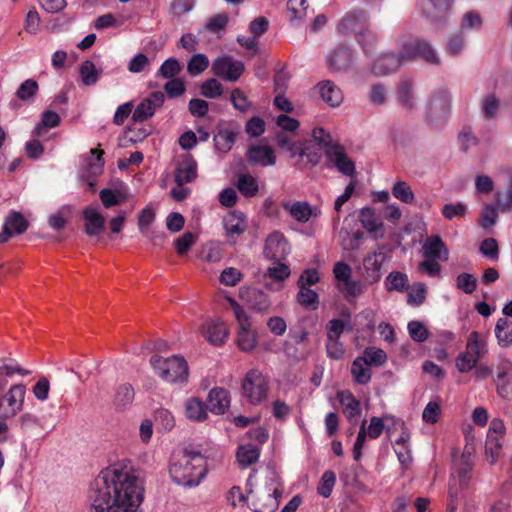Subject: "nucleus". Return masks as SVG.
I'll return each instance as SVG.
<instances>
[{"label":"nucleus","mask_w":512,"mask_h":512,"mask_svg":"<svg viewBox=\"0 0 512 512\" xmlns=\"http://www.w3.org/2000/svg\"><path fill=\"white\" fill-rule=\"evenodd\" d=\"M402 57L407 61L420 58L434 66L441 64V57L436 47L427 39L416 38L402 45Z\"/></svg>","instance_id":"9"},{"label":"nucleus","mask_w":512,"mask_h":512,"mask_svg":"<svg viewBox=\"0 0 512 512\" xmlns=\"http://www.w3.org/2000/svg\"><path fill=\"white\" fill-rule=\"evenodd\" d=\"M336 483V475L333 471L327 470L323 473L317 487V492L324 498H328Z\"/></svg>","instance_id":"61"},{"label":"nucleus","mask_w":512,"mask_h":512,"mask_svg":"<svg viewBox=\"0 0 512 512\" xmlns=\"http://www.w3.org/2000/svg\"><path fill=\"white\" fill-rule=\"evenodd\" d=\"M207 406L211 413L223 415L230 407V393L228 390L215 387L211 389L207 397Z\"/></svg>","instance_id":"21"},{"label":"nucleus","mask_w":512,"mask_h":512,"mask_svg":"<svg viewBox=\"0 0 512 512\" xmlns=\"http://www.w3.org/2000/svg\"><path fill=\"white\" fill-rule=\"evenodd\" d=\"M28 222L20 212L12 211L5 218L3 231L0 233V244L6 243L13 235L23 234Z\"/></svg>","instance_id":"20"},{"label":"nucleus","mask_w":512,"mask_h":512,"mask_svg":"<svg viewBox=\"0 0 512 512\" xmlns=\"http://www.w3.org/2000/svg\"><path fill=\"white\" fill-rule=\"evenodd\" d=\"M265 491L267 493L269 500L268 502H265L263 506L267 510L273 512L278 508L280 499L282 498L283 494L282 483L276 474L273 473L267 479L265 484Z\"/></svg>","instance_id":"27"},{"label":"nucleus","mask_w":512,"mask_h":512,"mask_svg":"<svg viewBox=\"0 0 512 512\" xmlns=\"http://www.w3.org/2000/svg\"><path fill=\"white\" fill-rule=\"evenodd\" d=\"M61 118L58 113L52 110H46L42 113L41 121L37 123L32 134L37 137L45 135L47 129L59 126Z\"/></svg>","instance_id":"38"},{"label":"nucleus","mask_w":512,"mask_h":512,"mask_svg":"<svg viewBox=\"0 0 512 512\" xmlns=\"http://www.w3.org/2000/svg\"><path fill=\"white\" fill-rule=\"evenodd\" d=\"M410 338L418 343H422L428 339L429 331L423 322L413 320L407 325Z\"/></svg>","instance_id":"60"},{"label":"nucleus","mask_w":512,"mask_h":512,"mask_svg":"<svg viewBox=\"0 0 512 512\" xmlns=\"http://www.w3.org/2000/svg\"><path fill=\"white\" fill-rule=\"evenodd\" d=\"M392 195L405 204H412L415 200L411 186L402 180L396 181L391 188Z\"/></svg>","instance_id":"47"},{"label":"nucleus","mask_w":512,"mask_h":512,"mask_svg":"<svg viewBox=\"0 0 512 512\" xmlns=\"http://www.w3.org/2000/svg\"><path fill=\"white\" fill-rule=\"evenodd\" d=\"M282 207L294 220L300 223L308 222L313 214L311 205L306 201H285L282 203Z\"/></svg>","instance_id":"31"},{"label":"nucleus","mask_w":512,"mask_h":512,"mask_svg":"<svg viewBox=\"0 0 512 512\" xmlns=\"http://www.w3.org/2000/svg\"><path fill=\"white\" fill-rule=\"evenodd\" d=\"M214 143L218 151L226 153L235 143V133L229 129H221L214 136Z\"/></svg>","instance_id":"49"},{"label":"nucleus","mask_w":512,"mask_h":512,"mask_svg":"<svg viewBox=\"0 0 512 512\" xmlns=\"http://www.w3.org/2000/svg\"><path fill=\"white\" fill-rule=\"evenodd\" d=\"M322 150L320 147L311 145V141H305L299 147L297 155L305 157L311 165H317L322 158Z\"/></svg>","instance_id":"52"},{"label":"nucleus","mask_w":512,"mask_h":512,"mask_svg":"<svg viewBox=\"0 0 512 512\" xmlns=\"http://www.w3.org/2000/svg\"><path fill=\"white\" fill-rule=\"evenodd\" d=\"M39 90V85L34 79H27L23 81L16 91V97L21 101H31L36 96Z\"/></svg>","instance_id":"55"},{"label":"nucleus","mask_w":512,"mask_h":512,"mask_svg":"<svg viewBox=\"0 0 512 512\" xmlns=\"http://www.w3.org/2000/svg\"><path fill=\"white\" fill-rule=\"evenodd\" d=\"M25 392L26 389L24 385L15 384L12 385L4 395L3 398L7 402L11 416H15L23 409Z\"/></svg>","instance_id":"32"},{"label":"nucleus","mask_w":512,"mask_h":512,"mask_svg":"<svg viewBox=\"0 0 512 512\" xmlns=\"http://www.w3.org/2000/svg\"><path fill=\"white\" fill-rule=\"evenodd\" d=\"M223 225L228 238L243 234L247 228L245 216L239 211L229 213L224 218Z\"/></svg>","instance_id":"33"},{"label":"nucleus","mask_w":512,"mask_h":512,"mask_svg":"<svg viewBox=\"0 0 512 512\" xmlns=\"http://www.w3.org/2000/svg\"><path fill=\"white\" fill-rule=\"evenodd\" d=\"M337 30L340 34H354L365 54H370L369 45L376 40V35L367 28V14L357 10L346 14L338 23Z\"/></svg>","instance_id":"4"},{"label":"nucleus","mask_w":512,"mask_h":512,"mask_svg":"<svg viewBox=\"0 0 512 512\" xmlns=\"http://www.w3.org/2000/svg\"><path fill=\"white\" fill-rule=\"evenodd\" d=\"M360 357L365 358L369 366L376 367L382 366L387 360L386 352L376 347H367Z\"/></svg>","instance_id":"58"},{"label":"nucleus","mask_w":512,"mask_h":512,"mask_svg":"<svg viewBox=\"0 0 512 512\" xmlns=\"http://www.w3.org/2000/svg\"><path fill=\"white\" fill-rule=\"evenodd\" d=\"M495 336L501 347H509L512 344V322L507 318H500L495 326Z\"/></svg>","instance_id":"41"},{"label":"nucleus","mask_w":512,"mask_h":512,"mask_svg":"<svg viewBox=\"0 0 512 512\" xmlns=\"http://www.w3.org/2000/svg\"><path fill=\"white\" fill-rule=\"evenodd\" d=\"M83 217L85 220V233L88 236H97L103 231L105 219L96 208L87 206L83 210Z\"/></svg>","instance_id":"28"},{"label":"nucleus","mask_w":512,"mask_h":512,"mask_svg":"<svg viewBox=\"0 0 512 512\" xmlns=\"http://www.w3.org/2000/svg\"><path fill=\"white\" fill-rule=\"evenodd\" d=\"M242 394L251 405L262 403L268 393V381L258 369H250L241 383Z\"/></svg>","instance_id":"8"},{"label":"nucleus","mask_w":512,"mask_h":512,"mask_svg":"<svg viewBox=\"0 0 512 512\" xmlns=\"http://www.w3.org/2000/svg\"><path fill=\"white\" fill-rule=\"evenodd\" d=\"M358 217L362 227L368 233L374 234L376 238L383 237V221L372 207L361 208Z\"/></svg>","instance_id":"24"},{"label":"nucleus","mask_w":512,"mask_h":512,"mask_svg":"<svg viewBox=\"0 0 512 512\" xmlns=\"http://www.w3.org/2000/svg\"><path fill=\"white\" fill-rule=\"evenodd\" d=\"M466 350L479 360L488 352L486 336L477 331H472L467 339Z\"/></svg>","instance_id":"35"},{"label":"nucleus","mask_w":512,"mask_h":512,"mask_svg":"<svg viewBox=\"0 0 512 512\" xmlns=\"http://www.w3.org/2000/svg\"><path fill=\"white\" fill-rule=\"evenodd\" d=\"M341 238V246L346 251H355L360 248L363 242V232H349L348 230L342 229L339 233Z\"/></svg>","instance_id":"43"},{"label":"nucleus","mask_w":512,"mask_h":512,"mask_svg":"<svg viewBox=\"0 0 512 512\" xmlns=\"http://www.w3.org/2000/svg\"><path fill=\"white\" fill-rule=\"evenodd\" d=\"M247 158L249 162L262 167L273 166L276 163L275 152L267 145L251 146L247 152Z\"/></svg>","instance_id":"25"},{"label":"nucleus","mask_w":512,"mask_h":512,"mask_svg":"<svg viewBox=\"0 0 512 512\" xmlns=\"http://www.w3.org/2000/svg\"><path fill=\"white\" fill-rule=\"evenodd\" d=\"M197 176V162L186 154L176 165L174 180L177 185H185L192 182Z\"/></svg>","instance_id":"22"},{"label":"nucleus","mask_w":512,"mask_h":512,"mask_svg":"<svg viewBox=\"0 0 512 512\" xmlns=\"http://www.w3.org/2000/svg\"><path fill=\"white\" fill-rule=\"evenodd\" d=\"M297 301L305 308L315 309L319 303V296L314 290L308 287H299Z\"/></svg>","instance_id":"59"},{"label":"nucleus","mask_w":512,"mask_h":512,"mask_svg":"<svg viewBox=\"0 0 512 512\" xmlns=\"http://www.w3.org/2000/svg\"><path fill=\"white\" fill-rule=\"evenodd\" d=\"M498 220V208L495 204H486L481 213L480 226L483 229H489L496 224Z\"/></svg>","instance_id":"62"},{"label":"nucleus","mask_w":512,"mask_h":512,"mask_svg":"<svg viewBox=\"0 0 512 512\" xmlns=\"http://www.w3.org/2000/svg\"><path fill=\"white\" fill-rule=\"evenodd\" d=\"M200 92L204 97L214 99L222 95L223 86L215 78H210L202 83Z\"/></svg>","instance_id":"63"},{"label":"nucleus","mask_w":512,"mask_h":512,"mask_svg":"<svg viewBox=\"0 0 512 512\" xmlns=\"http://www.w3.org/2000/svg\"><path fill=\"white\" fill-rule=\"evenodd\" d=\"M212 72L225 81H237L244 71V64L230 55H221L212 62Z\"/></svg>","instance_id":"10"},{"label":"nucleus","mask_w":512,"mask_h":512,"mask_svg":"<svg viewBox=\"0 0 512 512\" xmlns=\"http://www.w3.org/2000/svg\"><path fill=\"white\" fill-rule=\"evenodd\" d=\"M385 287L388 291L404 292L408 288L407 274L399 271H392L385 279Z\"/></svg>","instance_id":"45"},{"label":"nucleus","mask_w":512,"mask_h":512,"mask_svg":"<svg viewBox=\"0 0 512 512\" xmlns=\"http://www.w3.org/2000/svg\"><path fill=\"white\" fill-rule=\"evenodd\" d=\"M249 308L257 313H267L271 307L268 294L259 289H250L243 294Z\"/></svg>","instance_id":"30"},{"label":"nucleus","mask_w":512,"mask_h":512,"mask_svg":"<svg viewBox=\"0 0 512 512\" xmlns=\"http://www.w3.org/2000/svg\"><path fill=\"white\" fill-rule=\"evenodd\" d=\"M185 416L190 421L203 422L208 416V406L197 397L187 398L184 402Z\"/></svg>","instance_id":"29"},{"label":"nucleus","mask_w":512,"mask_h":512,"mask_svg":"<svg viewBox=\"0 0 512 512\" xmlns=\"http://www.w3.org/2000/svg\"><path fill=\"white\" fill-rule=\"evenodd\" d=\"M311 137L315 145L320 147V149H324L326 154L329 148L337 145L332 142L331 134L322 127L314 128Z\"/></svg>","instance_id":"57"},{"label":"nucleus","mask_w":512,"mask_h":512,"mask_svg":"<svg viewBox=\"0 0 512 512\" xmlns=\"http://www.w3.org/2000/svg\"><path fill=\"white\" fill-rule=\"evenodd\" d=\"M237 189L245 197H253L259 190L257 179L250 174L238 176Z\"/></svg>","instance_id":"46"},{"label":"nucleus","mask_w":512,"mask_h":512,"mask_svg":"<svg viewBox=\"0 0 512 512\" xmlns=\"http://www.w3.org/2000/svg\"><path fill=\"white\" fill-rule=\"evenodd\" d=\"M467 48V39L461 31L447 38L444 52L450 57H459Z\"/></svg>","instance_id":"37"},{"label":"nucleus","mask_w":512,"mask_h":512,"mask_svg":"<svg viewBox=\"0 0 512 512\" xmlns=\"http://www.w3.org/2000/svg\"><path fill=\"white\" fill-rule=\"evenodd\" d=\"M236 457L239 465L246 468L258 461L260 457V448L253 444L241 445L237 449Z\"/></svg>","instance_id":"40"},{"label":"nucleus","mask_w":512,"mask_h":512,"mask_svg":"<svg viewBox=\"0 0 512 512\" xmlns=\"http://www.w3.org/2000/svg\"><path fill=\"white\" fill-rule=\"evenodd\" d=\"M101 73L102 70L98 69L91 60L83 61L79 67L81 83L87 87L94 86L98 82Z\"/></svg>","instance_id":"36"},{"label":"nucleus","mask_w":512,"mask_h":512,"mask_svg":"<svg viewBox=\"0 0 512 512\" xmlns=\"http://www.w3.org/2000/svg\"><path fill=\"white\" fill-rule=\"evenodd\" d=\"M351 374L353 380L360 385H365L371 380L370 366L367 364L365 358L357 357L351 365Z\"/></svg>","instance_id":"39"},{"label":"nucleus","mask_w":512,"mask_h":512,"mask_svg":"<svg viewBox=\"0 0 512 512\" xmlns=\"http://www.w3.org/2000/svg\"><path fill=\"white\" fill-rule=\"evenodd\" d=\"M143 498L141 480L121 463L102 470L91 485L90 499L96 512H140Z\"/></svg>","instance_id":"1"},{"label":"nucleus","mask_w":512,"mask_h":512,"mask_svg":"<svg viewBox=\"0 0 512 512\" xmlns=\"http://www.w3.org/2000/svg\"><path fill=\"white\" fill-rule=\"evenodd\" d=\"M169 473L175 484L196 487L206 476V460L199 451L184 449L173 455Z\"/></svg>","instance_id":"2"},{"label":"nucleus","mask_w":512,"mask_h":512,"mask_svg":"<svg viewBox=\"0 0 512 512\" xmlns=\"http://www.w3.org/2000/svg\"><path fill=\"white\" fill-rule=\"evenodd\" d=\"M209 66V59L203 53L194 54L187 63V72L191 76H198Z\"/></svg>","instance_id":"53"},{"label":"nucleus","mask_w":512,"mask_h":512,"mask_svg":"<svg viewBox=\"0 0 512 512\" xmlns=\"http://www.w3.org/2000/svg\"><path fill=\"white\" fill-rule=\"evenodd\" d=\"M329 163L344 176L352 177L356 173L355 162L348 157L345 148L342 145H335L327 151L326 155Z\"/></svg>","instance_id":"14"},{"label":"nucleus","mask_w":512,"mask_h":512,"mask_svg":"<svg viewBox=\"0 0 512 512\" xmlns=\"http://www.w3.org/2000/svg\"><path fill=\"white\" fill-rule=\"evenodd\" d=\"M453 0H428L427 4H421L423 16L435 29H441L447 24L446 14Z\"/></svg>","instance_id":"11"},{"label":"nucleus","mask_w":512,"mask_h":512,"mask_svg":"<svg viewBox=\"0 0 512 512\" xmlns=\"http://www.w3.org/2000/svg\"><path fill=\"white\" fill-rule=\"evenodd\" d=\"M134 399V389L130 384H121L115 393V405L118 409H125Z\"/></svg>","instance_id":"50"},{"label":"nucleus","mask_w":512,"mask_h":512,"mask_svg":"<svg viewBox=\"0 0 512 512\" xmlns=\"http://www.w3.org/2000/svg\"><path fill=\"white\" fill-rule=\"evenodd\" d=\"M329 70L332 72H347L355 62V53L348 47H337L326 57Z\"/></svg>","instance_id":"16"},{"label":"nucleus","mask_w":512,"mask_h":512,"mask_svg":"<svg viewBox=\"0 0 512 512\" xmlns=\"http://www.w3.org/2000/svg\"><path fill=\"white\" fill-rule=\"evenodd\" d=\"M233 309L238 328H237V347L242 352H251L258 345V333L252 329L250 315L234 300H229Z\"/></svg>","instance_id":"7"},{"label":"nucleus","mask_w":512,"mask_h":512,"mask_svg":"<svg viewBox=\"0 0 512 512\" xmlns=\"http://www.w3.org/2000/svg\"><path fill=\"white\" fill-rule=\"evenodd\" d=\"M385 418L391 419L393 431L396 429L401 430L399 437L395 439V444L399 447L410 446L409 442L411 438V433L409 429L406 427L404 421L391 414H385Z\"/></svg>","instance_id":"51"},{"label":"nucleus","mask_w":512,"mask_h":512,"mask_svg":"<svg viewBox=\"0 0 512 512\" xmlns=\"http://www.w3.org/2000/svg\"><path fill=\"white\" fill-rule=\"evenodd\" d=\"M165 101V94L161 91L150 93L133 110L132 119L135 122H144L151 118L157 108L161 107Z\"/></svg>","instance_id":"13"},{"label":"nucleus","mask_w":512,"mask_h":512,"mask_svg":"<svg viewBox=\"0 0 512 512\" xmlns=\"http://www.w3.org/2000/svg\"><path fill=\"white\" fill-rule=\"evenodd\" d=\"M151 366L155 373L168 383H186L188 380V364L186 360L178 355L168 358L152 356Z\"/></svg>","instance_id":"5"},{"label":"nucleus","mask_w":512,"mask_h":512,"mask_svg":"<svg viewBox=\"0 0 512 512\" xmlns=\"http://www.w3.org/2000/svg\"><path fill=\"white\" fill-rule=\"evenodd\" d=\"M407 60L402 57V46L398 53H383L372 64V72L385 76L395 72Z\"/></svg>","instance_id":"17"},{"label":"nucleus","mask_w":512,"mask_h":512,"mask_svg":"<svg viewBox=\"0 0 512 512\" xmlns=\"http://www.w3.org/2000/svg\"><path fill=\"white\" fill-rule=\"evenodd\" d=\"M398 98L405 109L410 111L414 108L415 97L413 92V83L411 80L405 79L399 83Z\"/></svg>","instance_id":"42"},{"label":"nucleus","mask_w":512,"mask_h":512,"mask_svg":"<svg viewBox=\"0 0 512 512\" xmlns=\"http://www.w3.org/2000/svg\"><path fill=\"white\" fill-rule=\"evenodd\" d=\"M229 335V330L225 323L219 319L208 321L204 325V336L209 343L218 346L225 342Z\"/></svg>","instance_id":"26"},{"label":"nucleus","mask_w":512,"mask_h":512,"mask_svg":"<svg viewBox=\"0 0 512 512\" xmlns=\"http://www.w3.org/2000/svg\"><path fill=\"white\" fill-rule=\"evenodd\" d=\"M154 418L156 424L163 431H170L175 426V418L167 409H157L155 411Z\"/></svg>","instance_id":"64"},{"label":"nucleus","mask_w":512,"mask_h":512,"mask_svg":"<svg viewBox=\"0 0 512 512\" xmlns=\"http://www.w3.org/2000/svg\"><path fill=\"white\" fill-rule=\"evenodd\" d=\"M484 20L480 12L477 10H469L465 12L459 23V28L462 33L479 32L482 30Z\"/></svg>","instance_id":"34"},{"label":"nucleus","mask_w":512,"mask_h":512,"mask_svg":"<svg viewBox=\"0 0 512 512\" xmlns=\"http://www.w3.org/2000/svg\"><path fill=\"white\" fill-rule=\"evenodd\" d=\"M337 396L348 422L351 425H356L362 413L359 400L350 391H340Z\"/></svg>","instance_id":"23"},{"label":"nucleus","mask_w":512,"mask_h":512,"mask_svg":"<svg viewBox=\"0 0 512 512\" xmlns=\"http://www.w3.org/2000/svg\"><path fill=\"white\" fill-rule=\"evenodd\" d=\"M229 21V17L227 13H219L207 19L204 30L212 33L218 34L225 30Z\"/></svg>","instance_id":"56"},{"label":"nucleus","mask_w":512,"mask_h":512,"mask_svg":"<svg viewBox=\"0 0 512 512\" xmlns=\"http://www.w3.org/2000/svg\"><path fill=\"white\" fill-rule=\"evenodd\" d=\"M422 256L419 270L428 277H439L442 270L440 261L446 262L449 259V249L439 235H432L422 245Z\"/></svg>","instance_id":"3"},{"label":"nucleus","mask_w":512,"mask_h":512,"mask_svg":"<svg viewBox=\"0 0 512 512\" xmlns=\"http://www.w3.org/2000/svg\"><path fill=\"white\" fill-rule=\"evenodd\" d=\"M384 421H391V419H386L385 415L383 417L374 416L370 419L369 425L366 426V433L369 438H379L384 430H386L387 434L390 436L393 434V428L389 425H385Z\"/></svg>","instance_id":"44"},{"label":"nucleus","mask_w":512,"mask_h":512,"mask_svg":"<svg viewBox=\"0 0 512 512\" xmlns=\"http://www.w3.org/2000/svg\"><path fill=\"white\" fill-rule=\"evenodd\" d=\"M386 256L381 251H374L369 253L363 259V274L362 277L366 284L377 283L382 277V265Z\"/></svg>","instance_id":"15"},{"label":"nucleus","mask_w":512,"mask_h":512,"mask_svg":"<svg viewBox=\"0 0 512 512\" xmlns=\"http://www.w3.org/2000/svg\"><path fill=\"white\" fill-rule=\"evenodd\" d=\"M341 284L342 285L339 289L348 302L354 301L364 291V284L360 280H354L351 278Z\"/></svg>","instance_id":"48"},{"label":"nucleus","mask_w":512,"mask_h":512,"mask_svg":"<svg viewBox=\"0 0 512 512\" xmlns=\"http://www.w3.org/2000/svg\"><path fill=\"white\" fill-rule=\"evenodd\" d=\"M182 66L178 59L174 57L167 58L158 69L157 75L165 79L176 78L181 72Z\"/></svg>","instance_id":"54"},{"label":"nucleus","mask_w":512,"mask_h":512,"mask_svg":"<svg viewBox=\"0 0 512 512\" xmlns=\"http://www.w3.org/2000/svg\"><path fill=\"white\" fill-rule=\"evenodd\" d=\"M290 252V244L281 232L274 231L266 238L264 255L267 259L282 261L290 254Z\"/></svg>","instance_id":"12"},{"label":"nucleus","mask_w":512,"mask_h":512,"mask_svg":"<svg viewBox=\"0 0 512 512\" xmlns=\"http://www.w3.org/2000/svg\"><path fill=\"white\" fill-rule=\"evenodd\" d=\"M315 93L330 107H339L344 100L342 89L332 80H322L314 87Z\"/></svg>","instance_id":"18"},{"label":"nucleus","mask_w":512,"mask_h":512,"mask_svg":"<svg viewBox=\"0 0 512 512\" xmlns=\"http://www.w3.org/2000/svg\"><path fill=\"white\" fill-rule=\"evenodd\" d=\"M494 383L498 394L502 398H508L512 385V362L508 359H501L495 369Z\"/></svg>","instance_id":"19"},{"label":"nucleus","mask_w":512,"mask_h":512,"mask_svg":"<svg viewBox=\"0 0 512 512\" xmlns=\"http://www.w3.org/2000/svg\"><path fill=\"white\" fill-rule=\"evenodd\" d=\"M451 109V94L446 87L435 89L426 101L425 118L430 126L442 127Z\"/></svg>","instance_id":"6"}]
</instances>
